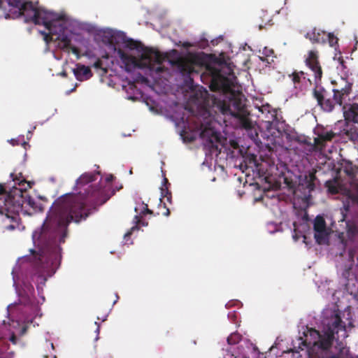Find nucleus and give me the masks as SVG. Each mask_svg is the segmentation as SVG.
<instances>
[{
    "mask_svg": "<svg viewBox=\"0 0 358 358\" xmlns=\"http://www.w3.org/2000/svg\"><path fill=\"white\" fill-rule=\"evenodd\" d=\"M183 46H184L185 48H188L191 47V46H192V45H191V43H189V42H185V43H183Z\"/></svg>",
    "mask_w": 358,
    "mask_h": 358,
    "instance_id": "39",
    "label": "nucleus"
},
{
    "mask_svg": "<svg viewBox=\"0 0 358 358\" xmlns=\"http://www.w3.org/2000/svg\"><path fill=\"white\" fill-rule=\"evenodd\" d=\"M346 227H347V239H345V237L344 236L343 233H341L338 236V243L336 245L337 251L336 252V255H339L341 257L343 255V254L345 252L346 248H348V252L350 250L352 251V255H354L353 250L350 247V244L354 243L357 241L358 239V228L352 224H349L348 222H346ZM348 260H349V253L348 254ZM355 257V255H353V258ZM348 262V261H347ZM346 262L345 264H347Z\"/></svg>",
    "mask_w": 358,
    "mask_h": 358,
    "instance_id": "14",
    "label": "nucleus"
},
{
    "mask_svg": "<svg viewBox=\"0 0 358 358\" xmlns=\"http://www.w3.org/2000/svg\"><path fill=\"white\" fill-rule=\"evenodd\" d=\"M229 336H242L241 334H238L237 331L231 333Z\"/></svg>",
    "mask_w": 358,
    "mask_h": 358,
    "instance_id": "40",
    "label": "nucleus"
},
{
    "mask_svg": "<svg viewBox=\"0 0 358 358\" xmlns=\"http://www.w3.org/2000/svg\"><path fill=\"white\" fill-rule=\"evenodd\" d=\"M315 145L320 150L324 153H331L334 148L332 145L333 139L336 134L328 127H317L314 130Z\"/></svg>",
    "mask_w": 358,
    "mask_h": 358,
    "instance_id": "13",
    "label": "nucleus"
},
{
    "mask_svg": "<svg viewBox=\"0 0 358 358\" xmlns=\"http://www.w3.org/2000/svg\"><path fill=\"white\" fill-rule=\"evenodd\" d=\"M97 335L99 334V327H97L95 331H94Z\"/></svg>",
    "mask_w": 358,
    "mask_h": 358,
    "instance_id": "43",
    "label": "nucleus"
},
{
    "mask_svg": "<svg viewBox=\"0 0 358 358\" xmlns=\"http://www.w3.org/2000/svg\"><path fill=\"white\" fill-rule=\"evenodd\" d=\"M45 345L47 348H50L52 350H55V345L52 342H50L48 340L45 341Z\"/></svg>",
    "mask_w": 358,
    "mask_h": 358,
    "instance_id": "34",
    "label": "nucleus"
},
{
    "mask_svg": "<svg viewBox=\"0 0 358 358\" xmlns=\"http://www.w3.org/2000/svg\"><path fill=\"white\" fill-rule=\"evenodd\" d=\"M299 340H301V341H303V337L300 336V337H299Z\"/></svg>",
    "mask_w": 358,
    "mask_h": 358,
    "instance_id": "46",
    "label": "nucleus"
},
{
    "mask_svg": "<svg viewBox=\"0 0 358 358\" xmlns=\"http://www.w3.org/2000/svg\"><path fill=\"white\" fill-rule=\"evenodd\" d=\"M343 114L345 120L352 122H358V103L345 104L343 107Z\"/></svg>",
    "mask_w": 358,
    "mask_h": 358,
    "instance_id": "19",
    "label": "nucleus"
},
{
    "mask_svg": "<svg viewBox=\"0 0 358 358\" xmlns=\"http://www.w3.org/2000/svg\"><path fill=\"white\" fill-rule=\"evenodd\" d=\"M141 218H142V217H140V222L137 224L138 229H136L135 231H138L139 229V226H138L139 224H141V226H143V227L148 226V222L142 220Z\"/></svg>",
    "mask_w": 358,
    "mask_h": 358,
    "instance_id": "35",
    "label": "nucleus"
},
{
    "mask_svg": "<svg viewBox=\"0 0 358 358\" xmlns=\"http://www.w3.org/2000/svg\"><path fill=\"white\" fill-rule=\"evenodd\" d=\"M334 60L336 61L338 64V70H341L342 72L338 80L335 82L336 87L332 91L335 101L343 111L344 105L351 103L350 102L346 103V101H350L348 96L352 90V80L349 78L347 72L345 71V66H344V61L342 57L340 56L336 59L335 56Z\"/></svg>",
    "mask_w": 358,
    "mask_h": 358,
    "instance_id": "10",
    "label": "nucleus"
},
{
    "mask_svg": "<svg viewBox=\"0 0 358 358\" xmlns=\"http://www.w3.org/2000/svg\"><path fill=\"white\" fill-rule=\"evenodd\" d=\"M184 124H185V126H184V127H186V125H188V124H189V123H188L187 120L185 122H184Z\"/></svg>",
    "mask_w": 358,
    "mask_h": 358,
    "instance_id": "44",
    "label": "nucleus"
},
{
    "mask_svg": "<svg viewBox=\"0 0 358 358\" xmlns=\"http://www.w3.org/2000/svg\"><path fill=\"white\" fill-rule=\"evenodd\" d=\"M243 306L242 303L238 300H231L225 304L226 308H230L231 307H237V308H241Z\"/></svg>",
    "mask_w": 358,
    "mask_h": 358,
    "instance_id": "26",
    "label": "nucleus"
},
{
    "mask_svg": "<svg viewBox=\"0 0 358 358\" xmlns=\"http://www.w3.org/2000/svg\"><path fill=\"white\" fill-rule=\"evenodd\" d=\"M314 238L315 241L320 244H327L331 233V229L327 227L324 217L317 215L313 221Z\"/></svg>",
    "mask_w": 358,
    "mask_h": 358,
    "instance_id": "16",
    "label": "nucleus"
},
{
    "mask_svg": "<svg viewBox=\"0 0 358 358\" xmlns=\"http://www.w3.org/2000/svg\"><path fill=\"white\" fill-rule=\"evenodd\" d=\"M334 283L329 280H322L320 284H317L318 292L322 296L327 299H331V304H338L339 301V295L341 291L335 290L333 287Z\"/></svg>",
    "mask_w": 358,
    "mask_h": 358,
    "instance_id": "17",
    "label": "nucleus"
},
{
    "mask_svg": "<svg viewBox=\"0 0 358 358\" xmlns=\"http://www.w3.org/2000/svg\"><path fill=\"white\" fill-rule=\"evenodd\" d=\"M259 52L262 53V55H263V57H261V59L262 61H266L268 63H269L268 59H264V57H271L273 54V50L272 49H270L267 47H264L263 48V50L261 51L259 50Z\"/></svg>",
    "mask_w": 358,
    "mask_h": 358,
    "instance_id": "25",
    "label": "nucleus"
},
{
    "mask_svg": "<svg viewBox=\"0 0 358 358\" xmlns=\"http://www.w3.org/2000/svg\"><path fill=\"white\" fill-rule=\"evenodd\" d=\"M108 38L111 57L120 67L127 73H133L136 80L150 86L165 84L170 72L164 67L161 53L145 48L141 43L128 38L124 31L111 28L101 30Z\"/></svg>",
    "mask_w": 358,
    "mask_h": 358,
    "instance_id": "2",
    "label": "nucleus"
},
{
    "mask_svg": "<svg viewBox=\"0 0 358 358\" xmlns=\"http://www.w3.org/2000/svg\"><path fill=\"white\" fill-rule=\"evenodd\" d=\"M44 357L45 358H48V355H44Z\"/></svg>",
    "mask_w": 358,
    "mask_h": 358,
    "instance_id": "50",
    "label": "nucleus"
},
{
    "mask_svg": "<svg viewBox=\"0 0 358 358\" xmlns=\"http://www.w3.org/2000/svg\"><path fill=\"white\" fill-rule=\"evenodd\" d=\"M6 337H4V338H3L6 341L5 344L7 345V347L9 349L10 348H9V344H8L7 343L9 341L13 345H17L20 342V337H8V340L6 339Z\"/></svg>",
    "mask_w": 358,
    "mask_h": 358,
    "instance_id": "29",
    "label": "nucleus"
},
{
    "mask_svg": "<svg viewBox=\"0 0 358 358\" xmlns=\"http://www.w3.org/2000/svg\"><path fill=\"white\" fill-rule=\"evenodd\" d=\"M344 220H345L344 216L343 215V218L341 219V221L343 222V221H344Z\"/></svg>",
    "mask_w": 358,
    "mask_h": 358,
    "instance_id": "48",
    "label": "nucleus"
},
{
    "mask_svg": "<svg viewBox=\"0 0 358 358\" xmlns=\"http://www.w3.org/2000/svg\"><path fill=\"white\" fill-rule=\"evenodd\" d=\"M357 263L354 264L353 255L349 251V260L347 264L338 263L337 271L342 275L345 282L344 285L350 295L358 301V257Z\"/></svg>",
    "mask_w": 358,
    "mask_h": 358,
    "instance_id": "11",
    "label": "nucleus"
},
{
    "mask_svg": "<svg viewBox=\"0 0 358 358\" xmlns=\"http://www.w3.org/2000/svg\"><path fill=\"white\" fill-rule=\"evenodd\" d=\"M36 129V127H34L31 130L28 131L27 134V139L29 140L31 137L33 131Z\"/></svg>",
    "mask_w": 358,
    "mask_h": 358,
    "instance_id": "37",
    "label": "nucleus"
},
{
    "mask_svg": "<svg viewBox=\"0 0 358 358\" xmlns=\"http://www.w3.org/2000/svg\"><path fill=\"white\" fill-rule=\"evenodd\" d=\"M127 99H134V97H133V96H127Z\"/></svg>",
    "mask_w": 358,
    "mask_h": 358,
    "instance_id": "45",
    "label": "nucleus"
},
{
    "mask_svg": "<svg viewBox=\"0 0 358 358\" xmlns=\"http://www.w3.org/2000/svg\"><path fill=\"white\" fill-rule=\"evenodd\" d=\"M3 338L4 337H0V354L6 352L8 350V348L5 344L6 341Z\"/></svg>",
    "mask_w": 358,
    "mask_h": 358,
    "instance_id": "31",
    "label": "nucleus"
},
{
    "mask_svg": "<svg viewBox=\"0 0 358 358\" xmlns=\"http://www.w3.org/2000/svg\"><path fill=\"white\" fill-rule=\"evenodd\" d=\"M167 184H169L168 180L166 178L164 177L162 187H166Z\"/></svg>",
    "mask_w": 358,
    "mask_h": 358,
    "instance_id": "38",
    "label": "nucleus"
},
{
    "mask_svg": "<svg viewBox=\"0 0 358 358\" xmlns=\"http://www.w3.org/2000/svg\"><path fill=\"white\" fill-rule=\"evenodd\" d=\"M306 37L313 43H324L326 41L324 32L320 31L316 32V29L307 33Z\"/></svg>",
    "mask_w": 358,
    "mask_h": 358,
    "instance_id": "21",
    "label": "nucleus"
},
{
    "mask_svg": "<svg viewBox=\"0 0 358 358\" xmlns=\"http://www.w3.org/2000/svg\"><path fill=\"white\" fill-rule=\"evenodd\" d=\"M306 65L310 68L314 76L315 87L313 90V96L316 99L318 105L325 112H331L335 103L337 104L334 98L331 99L327 91L318 83L322 78V70L317 59V55L315 52L310 51L308 57L306 59Z\"/></svg>",
    "mask_w": 358,
    "mask_h": 358,
    "instance_id": "8",
    "label": "nucleus"
},
{
    "mask_svg": "<svg viewBox=\"0 0 358 358\" xmlns=\"http://www.w3.org/2000/svg\"><path fill=\"white\" fill-rule=\"evenodd\" d=\"M136 206L134 210L136 215L134 216L133 220L134 226L128 231L124 236L123 243L124 245H131L132 241L130 240L131 235L138 229L137 224L140 222V217H143L146 214H151L152 212L148 209V205L145 203L141 199H135Z\"/></svg>",
    "mask_w": 358,
    "mask_h": 358,
    "instance_id": "15",
    "label": "nucleus"
},
{
    "mask_svg": "<svg viewBox=\"0 0 358 358\" xmlns=\"http://www.w3.org/2000/svg\"><path fill=\"white\" fill-rule=\"evenodd\" d=\"M344 171L348 177L345 184H341L338 180L334 179L327 181L325 187L329 193L341 192L345 194L352 203L358 206V178L355 174L354 168L350 164L345 167Z\"/></svg>",
    "mask_w": 358,
    "mask_h": 358,
    "instance_id": "9",
    "label": "nucleus"
},
{
    "mask_svg": "<svg viewBox=\"0 0 358 358\" xmlns=\"http://www.w3.org/2000/svg\"><path fill=\"white\" fill-rule=\"evenodd\" d=\"M12 145L21 144L25 149L26 146H29L28 143L24 141V136L20 135L16 138H11L8 141Z\"/></svg>",
    "mask_w": 358,
    "mask_h": 358,
    "instance_id": "23",
    "label": "nucleus"
},
{
    "mask_svg": "<svg viewBox=\"0 0 358 358\" xmlns=\"http://www.w3.org/2000/svg\"><path fill=\"white\" fill-rule=\"evenodd\" d=\"M0 10L3 11L0 18L15 19L23 15L26 22L43 25L44 30H39V32L44 36L48 49H52L56 59L62 58L57 55L56 50L67 54L72 52L77 59L80 58L79 49L71 44L72 31L64 15L48 10L39 6L38 2L34 3L23 0H0Z\"/></svg>",
    "mask_w": 358,
    "mask_h": 358,
    "instance_id": "4",
    "label": "nucleus"
},
{
    "mask_svg": "<svg viewBox=\"0 0 358 358\" xmlns=\"http://www.w3.org/2000/svg\"><path fill=\"white\" fill-rule=\"evenodd\" d=\"M255 354L257 355V358H265L263 353H260L256 347L253 348Z\"/></svg>",
    "mask_w": 358,
    "mask_h": 358,
    "instance_id": "36",
    "label": "nucleus"
},
{
    "mask_svg": "<svg viewBox=\"0 0 358 358\" xmlns=\"http://www.w3.org/2000/svg\"><path fill=\"white\" fill-rule=\"evenodd\" d=\"M320 338L318 341V346L320 349L323 350H329L334 342V338L335 337H318Z\"/></svg>",
    "mask_w": 358,
    "mask_h": 358,
    "instance_id": "22",
    "label": "nucleus"
},
{
    "mask_svg": "<svg viewBox=\"0 0 358 358\" xmlns=\"http://www.w3.org/2000/svg\"><path fill=\"white\" fill-rule=\"evenodd\" d=\"M168 62L172 67V71L183 78L184 84L188 87H191L193 84L192 75L194 73L198 74L193 65L184 61L180 57L175 60H169Z\"/></svg>",
    "mask_w": 358,
    "mask_h": 358,
    "instance_id": "12",
    "label": "nucleus"
},
{
    "mask_svg": "<svg viewBox=\"0 0 358 358\" xmlns=\"http://www.w3.org/2000/svg\"><path fill=\"white\" fill-rule=\"evenodd\" d=\"M286 1H287V0H285V3H286Z\"/></svg>",
    "mask_w": 358,
    "mask_h": 358,
    "instance_id": "51",
    "label": "nucleus"
},
{
    "mask_svg": "<svg viewBox=\"0 0 358 358\" xmlns=\"http://www.w3.org/2000/svg\"><path fill=\"white\" fill-rule=\"evenodd\" d=\"M160 189H161V196L162 197H166L167 201L169 202H171V196L170 192L168 189V187H162Z\"/></svg>",
    "mask_w": 358,
    "mask_h": 358,
    "instance_id": "27",
    "label": "nucleus"
},
{
    "mask_svg": "<svg viewBox=\"0 0 358 358\" xmlns=\"http://www.w3.org/2000/svg\"><path fill=\"white\" fill-rule=\"evenodd\" d=\"M115 296H116V300H115V301H114V302H113V305H114V304H115V303H117V300H118V299H119V296H118V295H117V294H115Z\"/></svg>",
    "mask_w": 358,
    "mask_h": 358,
    "instance_id": "42",
    "label": "nucleus"
},
{
    "mask_svg": "<svg viewBox=\"0 0 358 358\" xmlns=\"http://www.w3.org/2000/svg\"><path fill=\"white\" fill-rule=\"evenodd\" d=\"M292 76L294 88L300 92L306 90L312 85L309 76L303 71L295 72Z\"/></svg>",
    "mask_w": 358,
    "mask_h": 358,
    "instance_id": "18",
    "label": "nucleus"
},
{
    "mask_svg": "<svg viewBox=\"0 0 358 358\" xmlns=\"http://www.w3.org/2000/svg\"><path fill=\"white\" fill-rule=\"evenodd\" d=\"M10 178L11 180L8 182L0 184V213H5L13 222L6 227L7 230H22L24 227H21L18 222L19 214L31 215L43 211V206L31 198L23 187L25 180L21 173L17 177L11 173Z\"/></svg>",
    "mask_w": 358,
    "mask_h": 358,
    "instance_id": "6",
    "label": "nucleus"
},
{
    "mask_svg": "<svg viewBox=\"0 0 358 358\" xmlns=\"http://www.w3.org/2000/svg\"><path fill=\"white\" fill-rule=\"evenodd\" d=\"M73 72L76 80L80 82L89 80L93 75L89 66L81 64H76Z\"/></svg>",
    "mask_w": 358,
    "mask_h": 358,
    "instance_id": "20",
    "label": "nucleus"
},
{
    "mask_svg": "<svg viewBox=\"0 0 358 358\" xmlns=\"http://www.w3.org/2000/svg\"><path fill=\"white\" fill-rule=\"evenodd\" d=\"M230 358H249V357L245 356L243 354V352L241 351V352H238V355H234V354H231L230 355Z\"/></svg>",
    "mask_w": 358,
    "mask_h": 358,
    "instance_id": "33",
    "label": "nucleus"
},
{
    "mask_svg": "<svg viewBox=\"0 0 358 358\" xmlns=\"http://www.w3.org/2000/svg\"><path fill=\"white\" fill-rule=\"evenodd\" d=\"M62 75L63 76H66V73H65V72H63V73H62Z\"/></svg>",
    "mask_w": 358,
    "mask_h": 358,
    "instance_id": "47",
    "label": "nucleus"
},
{
    "mask_svg": "<svg viewBox=\"0 0 358 358\" xmlns=\"http://www.w3.org/2000/svg\"><path fill=\"white\" fill-rule=\"evenodd\" d=\"M327 39L329 41V45L334 47L338 43V38L335 37L333 34L329 33L327 35Z\"/></svg>",
    "mask_w": 358,
    "mask_h": 358,
    "instance_id": "28",
    "label": "nucleus"
},
{
    "mask_svg": "<svg viewBox=\"0 0 358 358\" xmlns=\"http://www.w3.org/2000/svg\"><path fill=\"white\" fill-rule=\"evenodd\" d=\"M35 249L31 255L20 257L12 271L13 287L19 304L7 306L9 322L3 320L0 331L7 329L8 336L24 334L36 317H41L40 306L45 298L43 289L48 278L57 271V199L50 208L41 228L32 234Z\"/></svg>",
    "mask_w": 358,
    "mask_h": 358,
    "instance_id": "1",
    "label": "nucleus"
},
{
    "mask_svg": "<svg viewBox=\"0 0 358 358\" xmlns=\"http://www.w3.org/2000/svg\"><path fill=\"white\" fill-rule=\"evenodd\" d=\"M106 317L107 316H105L104 318L103 319V321L106 320Z\"/></svg>",
    "mask_w": 358,
    "mask_h": 358,
    "instance_id": "49",
    "label": "nucleus"
},
{
    "mask_svg": "<svg viewBox=\"0 0 358 358\" xmlns=\"http://www.w3.org/2000/svg\"><path fill=\"white\" fill-rule=\"evenodd\" d=\"M229 345L238 344L241 341V337H227Z\"/></svg>",
    "mask_w": 358,
    "mask_h": 358,
    "instance_id": "30",
    "label": "nucleus"
},
{
    "mask_svg": "<svg viewBox=\"0 0 358 358\" xmlns=\"http://www.w3.org/2000/svg\"><path fill=\"white\" fill-rule=\"evenodd\" d=\"M266 229L268 233L274 234L281 231V225L274 222H268L266 224Z\"/></svg>",
    "mask_w": 358,
    "mask_h": 358,
    "instance_id": "24",
    "label": "nucleus"
},
{
    "mask_svg": "<svg viewBox=\"0 0 358 358\" xmlns=\"http://www.w3.org/2000/svg\"><path fill=\"white\" fill-rule=\"evenodd\" d=\"M235 81V76L230 73L227 78L220 77L210 86L215 94L208 101V106L210 108L205 109L204 122L199 127L203 147L210 155L217 156L224 148L227 141L213 126L212 111L223 115L224 122H227L225 118L229 117L236 120L237 124L241 127L246 129L250 127L248 118L249 113L245 108L243 96L234 90Z\"/></svg>",
    "mask_w": 358,
    "mask_h": 358,
    "instance_id": "3",
    "label": "nucleus"
},
{
    "mask_svg": "<svg viewBox=\"0 0 358 358\" xmlns=\"http://www.w3.org/2000/svg\"><path fill=\"white\" fill-rule=\"evenodd\" d=\"M228 319L234 323L236 322L238 314L236 311L229 312L227 315Z\"/></svg>",
    "mask_w": 358,
    "mask_h": 358,
    "instance_id": "32",
    "label": "nucleus"
},
{
    "mask_svg": "<svg viewBox=\"0 0 358 358\" xmlns=\"http://www.w3.org/2000/svg\"><path fill=\"white\" fill-rule=\"evenodd\" d=\"M352 327L350 307H346L341 316L338 304H328L322 311L320 320L309 314L297 325L299 336H348Z\"/></svg>",
    "mask_w": 358,
    "mask_h": 358,
    "instance_id": "7",
    "label": "nucleus"
},
{
    "mask_svg": "<svg viewBox=\"0 0 358 358\" xmlns=\"http://www.w3.org/2000/svg\"><path fill=\"white\" fill-rule=\"evenodd\" d=\"M257 109L259 123L254 129L255 134L252 130L249 134L255 143L264 145L269 149L276 145L289 147L300 157L309 155L314 150L315 146L304 138L301 139L291 127L278 118L276 111L271 110L269 105Z\"/></svg>",
    "mask_w": 358,
    "mask_h": 358,
    "instance_id": "5",
    "label": "nucleus"
},
{
    "mask_svg": "<svg viewBox=\"0 0 358 358\" xmlns=\"http://www.w3.org/2000/svg\"><path fill=\"white\" fill-rule=\"evenodd\" d=\"M170 214V210L169 209L166 210V211L164 213L165 216H168Z\"/></svg>",
    "mask_w": 358,
    "mask_h": 358,
    "instance_id": "41",
    "label": "nucleus"
}]
</instances>
